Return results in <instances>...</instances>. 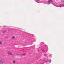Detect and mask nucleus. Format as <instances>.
Wrapping results in <instances>:
<instances>
[{"label":"nucleus","mask_w":64,"mask_h":64,"mask_svg":"<svg viewBox=\"0 0 64 64\" xmlns=\"http://www.w3.org/2000/svg\"><path fill=\"white\" fill-rule=\"evenodd\" d=\"M7 54H8V55H12V56H14V54H12V53H11V52H8Z\"/></svg>","instance_id":"1"},{"label":"nucleus","mask_w":64,"mask_h":64,"mask_svg":"<svg viewBox=\"0 0 64 64\" xmlns=\"http://www.w3.org/2000/svg\"><path fill=\"white\" fill-rule=\"evenodd\" d=\"M53 2V1L52 0H50L48 1V3H50L51 2Z\"/></svg>","instance_id":"2"},{"label":"nucleus","mask_w":64,"mask_h":64,"mask_svg":"<svg viewBox=\"0 0 64 64\" xmlns=\"http://www.w3.org/2000/svg\"><path fill=\"white\" fill-rule=\"evenodd\" d=\"M0 62H4V61L3 60H0Z\"/></svg>","instance_id":"3"},{"label":"nucleus","mask_w":64,"mask_h":64,"mask_svg":"<svg viewBox=\"0 0 64 64\" xmlns=\"http://www.w3.org/2000/svg\"><path fill=\"white\" fill-rule=\"evenodd\" d=\"M15 38V36H13L12 37V39H14Z\"/></svg>","instance_id":"4"},{"label":"nucleus","mask_w":64,"mask_h":64,"mask_svg":"<svg viewBox=\"0 0 64 64\" xmlns=\"http://www.w3.org/2000/svg\"><path fill=\"white\" fill-rule=\"evenodd\" d=\"M13 63H14V64H15V63H16V61H15V60H14L13 61Z\"/></svg>","instance_id":"5"},{"label":"nucleus","mask_w":64,"mask_h":64,"mask_svg":"<svg viewBox=\"0 0 64 64\" xmlns=\"http://www.w3.org/2000/svg\"><path fill=\"white\" fill-rule=\"evenodd\" d=\"M0 44H2V41H0Z\"/></svg>","instance_id":"6"},{"label":"nucleus","mask_w":64,"mask_h":64,"mask_svg":"<svg viewBox=\"0 0 64 64\" xmlns=\"http://www.w3.org/2000/svg\"><path fill=\"white\" fill-rule=\"evenodd\" d=\"M25 54H23V55H23V56H25Z\"/></svg>","instance_id":"7"},{"label":"nucleus","mask_w":64,"mask_h":64,"mask_svg":"<svg viewBox=\"0 0 64 64\" xmlns=\"http://www.w3.org/2000/svg\"><path fill=\"white\" fill-rule=\"evenodd\" d=\"M8 31H10V29H8Z\"/></svg>","instance_id":"8"},{"label":"nucleus","mask_w":64,"mask_h":64,"mask_svg":"<svg viewBox=\"0 0 64 64\" xmlns=\"http://www.w3.org/2000/svg\"><path fill=\"white\" fill-rule=\"evenodd\" d=\"M62 6H64V4L61 5Z\"/></svg>","instance_id":"9"},{"label":"nucleus","mask_w":64,"mask_h":64,"mask_svg":"<svg viewBox=\"0 0 64 64\" xmlns=\"http://www.w3.org/2000/svg\"><path fill=\"white\" fill-rule=\"evenodd\" d=\"M38 3H39V2H38Z\"/></svg>","instance_id":"10"}]
</instances>
